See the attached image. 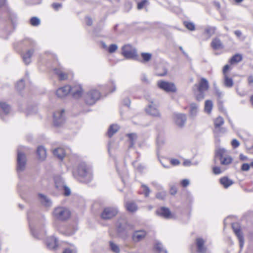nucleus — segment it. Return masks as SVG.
Returning <instances> with one entry per match:
<instances>
[{"label":"nucleus","mask_w":253,"mask_h":253,"mask_svg":"<svg viewBox=\"0 0 253 253\" xmlns=\"http://www.w3.org/2000/svg\"><path fill=\"white\" fill-rule=\"evenodd\" d=\"M73 173L75 176H79L84 178L87 181H90L92 178L91 168L84 162L80 163L74 169Z\"/></svg>","instance_id":"obj_1"},{"label":"nucleus","mask_w":253,"mask_h":253,"mask_svg":"<svg viewBox=\"0 0 253 253\" xmlns=\"http://www.w3.org/2000/svg\"><path fill=\"white\" fill-rule=\"evenodd\" d=\"M52 214L55 219L60 221H65L70 216L69 210L63 207H58L55 208Z\"/></svg>","instance_id":"obj_2"},{"label":"nucleus","mask_w":253,"mask_h":253,"mask_svg":"<svg viewBox=\"0 0 253 253\" xmlns=\"http://www.w3.org/2000/svg\"><path fill=\"white\" fill-rule=\"evenodd\" d=\"M100 97V92L96 89H91L88 91L84 96V101L86 104L93 105Z\"/></svg>","instance_id":"obj_3"},{"label":"nucleus","mask_w":253,"mask_h":253,"mask_svg":"<svg viewBox=\"0 0 253 253\" xmlns=\"http://www.w3.org/2000/svg\"><path fill=\"white\" fill-rule=\"evenodd\" d=\"M27 159L25 154L20 151V148L17 149V167L16 169L18 173L22 172L26 168Z\"/></svg>","instance_id":"obj_4"},{"label":"nucleus","mask_w":253,"mask_h":253,"mask_svg":"<svg viewBox=\"0 0 253 253\" xmlns=\"http://www.w3.org/2000/svg\"><path fill=\"white\" fill-rule=\"evenodd\" d=\"M157 84L160 89L167 92H175L176 91V86L173 83L160 80L157 82Z\"/></svg>","instance_id":"obj_5"},{"label":"nucleus","mask_w":253,"mask_h":253,"mask_svg":"<svg viewBox=\"0 0 253 253\" xmlns=\"http://www.w3.org/2000/svg\"><path fill=\"white\" fill-rule=\"evenodd\" d=\"M149 104L145 108L146 113L153 117L160 118L161 115L157 106L152 100L149 101Z\"/></svg>","instance_id":"obj_6"},{"label":"nucleus","mask_w":253,"mask_h":253,"mask_svg":"<svg viewBox=\"0 0 253 253\" xmlns=\"http://www.w3.org/2000/svg\"><path fill=\"white\" fill-rule=\"evenodd\" d=\"M122 55L126 59H133L137 56V52L135 49L129 45L127 44L122 47Z\"/></svg>","instance_id":"obj_7"},{"label":"nucleus","mask_w":253,"mask_h":253,"mask_svg":"<svg viewBox=\"0 0 253 253\" xmlns=\"http://www.w3.org/2000/svg\"><path fill=\"white\" fill-rule=\"evenodd\" d=\"M64 109L57 110L53 113V123L55 126H59L65 121Z\"/></svg>","instance_id":"obj_8"},{"label":"nucleus","mask_w":253,"mask_h":253,"mask_svg":"<svg viewBox=\"0 0 253 253\" xmlns=\"http://www.w3.org/2000/svg\"><path fill=\"white\" fill-rule=\"evenodd\" d=\"M118 212L116 208L108 207L104 209L101 213V217L104 219H109L115 216Z\"/></svg>","instance_id":"obj_9"},{"label":"nucleus","mask_w":253,"mask_h":253,"mask_svg":"<svg viewBox=\"0 0 253 253\" xmlns=\"http://www.w3.org/2000/svg\"><path fill=\"white\" fill-rule=\"evenodd\" d=\"M232 227L236 236L238 239L239 246L241 249L244 246V240L239 224L238 223H234L232 224Z\"/></svg>","instance_id":"obj_10"},{"label":"nucleus","mask_w":253,"mask_h":253,"mask_svg":"<svg viewBox=\"0 0 253 253\" xmlns=\"http://www.w3.org/2000/svg\"><path fill=\"white\" fill-rule=\"evenodd\" d=\"M224 123L222 117H218L214 120V132L216 133H224L226 130L225 128L221 127Z\"/></svg>","instance_id":"obj_11"},{"label":"nucleus","mask_w":253,"mask_h":253,"mask_svg":"<svg viewBox=\"0 0 253 253\" xmlns=\"http://www.w3.org/2000/svg\"><path fill=\"white\" fill-rule=\"evenodd\" d=\"M206 241L202 238H197L196 239V246L198 253H206L207 247L205 245Z\"/></svg>","instance_id":"obj_12"},{"label":"nucleus","mask_w":253,"mask_h":253,"mask_svg":"<svg viewBox=\"0 0 253 253\" xmlns=\"http://www.w3.org/2000/svg\"><path fill=\"white\" fill-rule=\"evenodd\" d=\"M174 121L178 126L182 127L184 126L187 118L186 115L180 113H175L173 115Z\"/></svg>","instance_id":"obj_13"},{"label":"nucleus","mask_w":253,"mask_h":253,"mask_svg":"<svg viewBox=\"0 0 253 253\" xmlns=\"http://www.w3.org/2000/svg\"><path fill=\"white\" fill-rule=\"evenodd\" d=\"M70 93L74 98H78L80 97L83 93V89L80 84H76L73 86H71Z\"/></svg>","instance_id":"obj_14"},{"label":"nucleus","mask_w":253,"mask_h":253,"mask_svg":"<svg viewBox=\"0 0 253 253\" xmlns=\"http://www.w3.org/2000/svg\"><path fill=\"white\" fill-rule=\"evenodd\" d=\"M156 213L158 215L166 219H170L172 217L170 210L166 207H161L157 211Z\"/></svg>","instance_id":"obj_15"},{"label":"nucleus","mask_w":253,"mask_h":253,"mask_svg":"<svg viewBox=\"0 0 253 253\" xmlns=\"http://www.w3.org/2000/svg\"><path fill=\"white\" fill-rule=\"evenodd\" d=\"M146 235V232L144 230L135 231L132 235V239L134 242H138L143 240Z\"/></svg>","instance_id":"obj_16"},{"label":"nucleus","mask_w":253,"mask_h":253,"mask_svg":"<svg viewBox=\"0 0 253 253\" xmlns=\"http://www.w3.org/2000/svg\"><path fill=\"white\" fill-rule=\"evenodd\" d=\"M70 89L71 86L70 85H65L60 87L56 91V95L58 97H64L70 93Z\"/></svg>","instance_id":"obj_17"},{"label":"nucleus","mask_w":253,"mask_h":253,"mask_svg":"<svg viewBox=\"0 0 253 253\" xmlns=\"http://www.w3.org/2000/svg\"><path fill=\"white\" fill-rule=\"evenodd\" d=\"M53 71L60 80L63 81L67 79L68 75L64 71V69L61 67L54 68Z\"/></svg>","instance_id":"obj_18"},{"label":"nucleus","mask_w":253,"mask_h":253,"mask_svg":"<svg viewBox=\"0 0 253 253\" xmlns=\"http://www.w3.org/2000/svg\"><path fill=\"white\" fill-rule=\"evenodd\" d=\"M38 197L42 205L46 207L51 206L52 201L48 197L41 193L38 194Z\"/></svg>","instance_id":"obj_19"},{"label":"nucleus","mask_w":253,"mask_h":253,"mask_svg":"<svg viewBox=\"0 0 253 253\" xmlns=\"http://www.w3.org/2000/svg\"><path fill=\"white\" fill-rule=\"evenodd\" d=\"M195 85L197 86L198 91H205L209 87L208 81L204 78H201L199 84H196Z\"/></svg>","instance_id":"obj_20"},{"label":"nucleus","mask_w":253,"mask_h":253,"mask_svg":"<svg viewBox=\"0 0 253 253\" xmlns=\"http://www.w3.org/2000/svg\"><path fill=\"white\" fill-rule=\"evenodd\" d=\"M211 45L214 50H219L223 48V45L221 40L218 38H214L212 40Z\"/></svg>","instance_id":"obj_21"},{"label":"nucleus","mask_w":253,"mask_h":253,"mask_svg":"<svg viewBox=\"0 0 253 253\" xmlns=\"http://www.w3.org/2000/svg\"><path fill=\"white\" fill-rule=\"evenodd\" d=\"M34 52V49H31L28 50L26 53L22 54V59L25 64L28 65L31 63V58Z\"/></svg>","instance_id":"obj_22"},{"label":"nucleus","mask_w":253,"mask_h":253,"mask_svg":"<svg viewBox=\"0 0 253 253\" xmlns=\"http://www.w3.org/2000/svg\"><path fill=\"white\" fill-rule=\"evenodd\" d=\"M220 184L225 188H228L234 183V181L226 176L221 177L220 179Z\"/></svg>","instance_id":"obj_23"},{"label":"nucleus","mask_w":253,"mask_h":253,"mask_svg":"<svg viewBox=\"0 0 253 253\" xmlns=\"http://www.w3.org/2000/svg\"><path fill=\"white\" fill-rule=\"evenodd\" d=\"M37 154L39 159L42 161L44 160L46 156V151L44 147L42 146L38 147L37 150Z\"/></svg>","instance_id":"obj_24"},{"label":"nucleus","mask_w":253,"mask_h":253,"mask_svg":"<svg viewBox=\"0 0 253 253\" xmlns=\"http://www.w3.org/2000/svg\"><path fill=\"white\" fill-rule=\"evenodd\" d=\"M198 112V106L197 104L192 103L190 104L189 115L191 118L195 117Z\"/></svg>","instance_id":"obj_25"},{"label":"nucleus","mask_w":253,"mask_h":253,"mask_svg":"<svg viewBox=\"0 0 253 253\" xmlns=\"http://www.w3.org/2000/svg\"><path fill=\"white\" fill-rule=\"evenodd\" d=\"M126 220L125 218L120 219L117 223V230L119 232H122L126 228Z\"/></svg>","instance_id":"obj_26"},{"label":"nucleus","mask_w":253,"mask_h":253,"mask_svg":"<svg viewBox=\"0 0 253 253\" xmlns=\"http://www.w3.org/2000/svg\"><path fill=\"white\" fill-rule=\"evenodd\" d=\"M47 246L49 249H55L57 246V239L54 237H51L47 240L46 241Z\"/></svg>","instance_id":"obj_27"},{"label":"nucleus","mask_w":253,"mask_h":253,"mask_svg":"<svg viewBox=\"0 0 253 253\" xmlns=\"http://www.w3.org/2000/svg\"><path fill=\"white\" fill-rule=\"evenodd\" d=\"M53 155L60 160H62L65 157L64 150L62 148H57L53 151Z\"/></svg>","instance_id":"obj_28"},{"label":"nucleus","mask_w":253,"mask_h":253,"mask_svg":"<svg viewBox=\"0 0 253 253\" xmlns=\"http://www.w3.org/2000/svg\"><path fill=\"white\" fill-rule=\"evenodd\" d=\"M223 84L227 87L231 88L234 84L233 80L227 75H225V76H223Z\"/></svg>","instance_id":"obj_29"},{"label":"nucleus","mask_w":253,"mask_h":253,"mask_svg":"<svg viewBox=\"0 0 253 253\" xmlns=\"http://www.w3.org/2000/svg\"><path fill=\"white\" fill-rule=\"evenodd\" d=\"M126 210L129 212H134L137 210V206L133 202H127L126 204Z\"/></svg>","instance_id":"obj_30"},{"label":"nucleus","mask_w":253,"mask_h":253,"mask_svg":"<svg viewBox=\"0 0 253 253\" xmlns=\"http://www.w3.org/2000/svg\"><path fill=\"white\" fill-rule=\"evenodd\" d=\"M228 155L226 154V150L224 148H219L216 151L215 157L219 160Z\"/></svg>","instance_id":"obj_31"},{"label":"nucleus","mask_w":253,"mask_h":253,"mask_svg":"<svg viewBox=\"0 0 253 253\" xmlns=\"http://www.w3.org/2000/svg\"><path fill=\"white\" fill-rule=\"evenodd\" d=\"M54 181L57 188L59 189L62 188L65 185L64 183V181L61 176H56L54 178Z\"/></svg>","instance_id":"obj_32"},{"label":"nucleus","mask_w":253,"mask_h":253,"mask_svg":"<svg viewBox=\"0 0 253 253\" xmlns=\"http://www.w3.org/2000/svg\"><path fill=\"white\" fill-rule=\"evenodd\" d=\"M219 160L221 165L223 166H228L232 163L233 159L231 156L228 155Z\"/></svg>","instance_id":"obj_33"},{"label":"nucleus","mask_w":253,"mask_h":253,"mask_svg":"<svg viewBox=\"0 0 253 253\" xmlns=\"http://www.w3.org/2000/svg\"><path fill=\"white\" fill-rule=\"evenodd\" d=\"M119 129V126L117 125H112L110 126L108 131V135L109 137H112Z\"/></svg>","instance_id":"obj_34"},{"label":"nucleus","mask_w":253,"mask_h":253,"mask_svg":"<svg viewBox=\"0 0 253 253\" xmlns=\"http://www.w3.org/2000/svg\"><path fill=\"white\" fill-rule=\"evenodd\" d=\"M243 59V56L240 54H236L230 59L229 62L231 64L238 63Z\"/></svg>","instance_id":"obj_35"},{"label":"nucleus","mask_w":253,"mask_h":253,"mask_svg":"<svg viewBox=\"0 0 253 253\" xmlns=\"http://www.w3.org/2000/svg\"><path fill=\"white\" fill-rule=\"evenodd\" d=\"M215 30L216 28L214 27L207 26L205 28L204 34L208 36V38H210L214 34Z\"/></svg>","instance_id":"obj_36"},{"label":"nucleus","mask_w":253,"mask_h":253,"mask_svg":"<svg viewBox=\"0 0 253 253\" xmlns=\"http://www.w3.org/2000/svg\"><path fill=\"white\" fill-rule=\"evenodd\" d=\"M213 107V103L211 100H206L205 104V111L208 113H211Z\"/></svg>","instance_id":"obj_37"},{"label":"nucleus","mask_w":253,"mask_h":253,"mask_svg":"<svg viewBox=\"0 0 253 253\" xmlns=\"http://www.w3.org/2000/svg\"><path fill=\"white\" fill-rule=\"evenodd\" d=\"M0 108L5 114H7L10 112V107L5 102H0Z\"/></svg>","instance_id":"obj_38"},{"label":"nucleus","mask_w":253,"mask_h":253,"mask_svg":"<svg viewBox=\"0 0 253 253\" xmlns=\"http://www.w3.org/2000/svg\"><path fill=\"white\" fill-rule=\"evenodd\" d=\"M155 248L158 253H167V251L163 247L162 244L160 242H157L156 243Z\"/></svg>","instance_id":"obj_39"},{"label":"nucleus","mask_w":253,"mask_h":253,"mask_svg":"<svg viewBox=\"0 0 253 253\" xmlns=\"http://www.w3.org/2000/svg\"><path fill=\"white\" fill-rule=\"evenodd\" d=\"M129 141H130V145L129 147H132L135 144V141L137 139V135L135 133H130L127 134Z\"/></svg>","instance_id":"obj_40"},{"label":"nucleus","mask_w":253,"mask_h":253,"mask_svg":"<svg viewBox=\"0 0 253 253\" xmlns=\"http://www.w3.org/2000/svg\"><path fill=\"white\" fill-rule=\"evenodd\" d=\"M142 62H146L150 61L152 58V54L150 53L142 52L141 54Z\"/></svg>","instance_id":"obj_41"},{"label":"nucleus","mask_w":253,"mask_h":253,"mask_svg":"<svg viewBox=\"0 0 253 253\" xmlns=\"http://www.w3.org/2000/svg\"><path fill=\"white\" fill-rule=\"evenodd\" d=\"M110 248L111 250L115 253H119L120 251L119 247L113 242H110Z\"/></svg>","instance_id":"obj_42"},{"label":"nucleus","mask_w":253,"mask_h":253,"mask_svg":"<svg viewBox=\"0 0 253 253\" xmlns=\"http://www.w3.org/2000/svg\"><path fill=\"white\" fill-rule=\"evenodd\" d=\"M41 23L40 19L37 17H33L30 19V24L33 26H38Z\"/></svg>","instance_id":"obj_43"},{"label":"nucleus","mask_w":253,"mask_h":253,"mask_svg":"<svg viewBox=\"0 0 253 253\" xmlns=\"http://www.w3.org/2000/svg\"><path fill=\"white\" fill-rule=\"evenodd\" d=\"M141 187L143 189V193L145 197H148L149 195L151 190L150 188L145 184H142Z\"/></svg>","instance_id":"obj_44"},{"label":"nucleus","mask_w":253,"mask_h":253,"mask_svg":"<svg viewBox=\"0 0 253 253\" xmlns=\"http://www.w3.org/2000/svg\"><path fill=\"white\" fill-rule=\"evenodd\" d=\"M184 25L188 30L190 31H194L195 29V25L192 22L184 21Z\"/></svg>","instance_id":"obj_45"},{"label":"nucleus","mask_w":253,"mask_h":253,"mask_svg":"<svg viewBox=\"0 0 253 253\" xmlns=\"http://www.w3.org/2000/svg\"><path fill=\"white\" fill-rule=\"evenodd\" d=\"M198 164H199L198 161H195L194 162H192L189 160H185L184 161V162H183V166H184L185 167H190L192 165L197 166L198 165Z\"/></svg>","instance_id":"obj_46"},{"label":"nucleus","mask_w":253,"mask_h":253,"mask_svg":"<svg viewBox=\"0 0 253 253\" xmlns=\"http://www.w3.org/2000/svg\"><path fill=\"white\" fill-rule=\"evenodd\" d=\"M16 87L17 89L19 90L23 89L25 87V84L24 81L23 80H20V81H19L16 84Z\"/></svg>","instance_id":"obj_47"},{"label":"nucleus","mask_w":253,"mask_h":253,"mask_svg":"<svg viewBox=\"0 0 253 253\" xmlns=\"http://www.w3.org/2000/svg\"><path fill=\"white\" fill-rule=\"evenodd\" d=\"M118 49V46L116 44H111L108 47V51L109 53H113Z\"/></svg>","instance_id":"obj_48"},{"label":"nucleus","mask_w":253,"mask_h":253,"mask_svg":"<svg viewBox=\"0 0 253 253\" xmlns=\"http://www.w3.org/2000/svg\"><path fill=\"white\" fill-rule=\"evenodd\" d=\"M231 145L234 148L238 147L240 145V142L236 139H234L231 141Z\"/></svg>","instance_id":"obj_49"},{"label":"nucleus","mask_w":253,"mask_h":253,"mask_svg":"<svg viewBox=\"0 0 253 253\" xmlns=\"http://www.w3.org/2000/svg\"><path fill=\"white\" fill-rule=\"evenodd\" d=\"M62 188L64 189V195L66 196H68L70 195L71 191L69 187L65 185Z\"/></svg>","instance_id":"obj_50"},{"label":"nucleus","mask_w":253,"mask_h":253,"mask_svg":"<svg viewBox=\"0 0 253 253\" xmlns=\"http://www.w3.org/2000/svg\"><path fill=\"white\" fill-rule=\"evenodd\" d=\"M213 172L215 174H219L222 172V170L219 167H214L212 169Z\"/></svg>","instance_id":"obj_51"},{"label":"nucleus","mask_w":253,"mask_h":253,"mask_svg":"<svg viewBox=\"0 0 253 253\" xmlns=\"http://www.w3.org/2000/svg\"><path fill=\"white\" fill-rule=\"evenodd\" d=\"M205 91H199V94L197 95L196 98L198 101H201L204 98Z\"/></svg>","instance_id":"obj_52"},{"label":"nucleus","mask_w":253,"mask_h":253,"mask_svg":"<svg viewBox=\"0 0 253 253\" xmlns=\"http://www.w3.org/2000/svg\"><path fill=\"white\" fill-rule=\"evenodd\" d=\"M141 81L146 84H149L150 82L149 80L148 79L147 76L145 74H143L141 77Z\"/></svg>","instance_id":"obj_53"},{"label":"nucleus","mask_w":253,"mask_h":253,"mask_svg":"<svg viewBox=\"0 0 253 253\" xmlns=\"http://www.w3.org/2000/svg\"><path fill=\"white\" fill-rule=\"evenodd\" d=\"M146 1H147L146 0H142L140 2H138V4H137V8L138 9H142L144 7V6L145 4L146 3Z\"/></svg>","instance_id":"obj_54"},{"label":"nucleus","mask_w":253,"mask_h":253,"mask_svg":"<svg viewBox=\"0 0 253 253\" xmlns=\"http://www.w3.org/2000/svg\"><path fill=\"white\" fill-rule=\"evenodd\" d=\"M164 142L165 141L162 138L160 137H158L157 138V143L159 147H161L164 143Z\"/></svg>","instance_id":"obj_55"},{"label":"nucleus","mask_w":253,"mask_h":253,"mask_svg":"<svg viewBox=\"0 0 253 253\" xmlns=\"http://www.w3.org/2000/svg\"><path fill=\"white\" fill-rule=\"evenodd\" d=\"M250 168V166L248 164L245 163L242 165L241 169L243 171H248L249 170Z\"/></svg>","instance_id":"obj_56"},{"label":"nucleus","mask_w":253,"mask_h":253,"mask_svg":"<svg viewBox=\"0 0 253 253\" xmlns=\"http://www.w3.org/2000/svg\"><path fill=\"white\" fill-rule=\"evenodd\" d=\"M52 7L56 10H58L61 7V4L59 3H53L52 5Z\"/></svg>","instance_id":"obj_57"},{"label":"nucleus","mask_w":253,"mask_h":253,"mask_svg":"<svg viewBox=\"0 0 253 253\" xmlns=\"http://www.w3.org/2000/svg\"><path fill=\"white\" fill-rule=\"evenodd\" d=\"M181 184L182 185V186L184 187H186L187 185H189V181L188 179H183L181 182Z\"/></svg>","instance_id":"obj_58"},{"label":"nucleus","mask_w":253,"mask_h":253,"mask_svg":"<svg viewBox=\"0 0 253 253\" xmlns=\"http://www.w3.org/2000/svg\"><path fill=\"white\" fill-rule=\"evenodd\" d=\"M85 23L88 26H90L92 24V20L89 17H85Z\"/></svg>","instance_id":"obj_59"},{"label":"nucleus","mask_w":253,"mask_h":253,"mask_svg":"<svg viewBox=\"0 0 253 253\" xmlns=\"http://www.w3.org/2000/svg\"><path fill=\"white\" fill-rule=\"evenodd\" d=\"M214 89H215L216 94L219 97H220L222 95V92L220 91V90L216 86H215V84H214Z\"/></svg>","instance_id":"obj_60"},{"label":"nucleus","mask_w":253,"mask_h":253,"mask_svg":"<svg viewBox=\"0 0 253 253\" xmlns=\"http://www.w3.org/2000/svg\"><path fill=\"white\" fill-rule=\"evenodd\" d=\"M248 82L250 85L253 84V76L250 75L248 78Z\"/></svg>","instance_id":"obj_61"},{"label":"nucleus","mask_w":253,"mask_h":253,"mask_svg":"<svg viewBox=\"0 0 253 253\" xmlns=\"http://www.w3.org/2000/svg\"><path fill=\"white\" fill-rule=\"evenodd\" d=\"M230 66L228 65H226L224 66L223 69V76H225V75H227L226 72L227 70L229 69Z\"/></svg>","instance_id":"obj_62"},{"label":"nucleus","mask_w":253,"mask_h":253,"mask_svg":"<svg viewBox=\"0 0 253 253\" xmlns=\"http://www.w3.org/2000/svg\"><path fill=\"white\" fill-rule=\"evenodd\" d=\"M234 34L238 38H240L242 35V32L240 30L235 31Z\"/></svg>","instance_id":"obj_63"},{"label":"nucleus","mask_w":253,"mask_h":253,"mask_svg":"<svg viewBox=\"0 0 253 253\" xmlns=\"http://www.w3.org/2000/svg\"><path fill=\"white\" fill-rule=\"evenodd\" d=\"M171 164L173 165H178L180 162L177 159H172L170 161Z\"/></svg>","instance_id":"obj_64"}]
</instances>
